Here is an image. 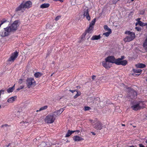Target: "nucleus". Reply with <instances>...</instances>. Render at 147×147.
<instances>
[{"mask_svg": "<svg viewBox=\"0 0 147 147\" xmlns=\"http://www.w3.org/2000/svg\"><path fill=\"white\" fill-rule=\"evenodd\" d=\"M20 24V21L17 20L14 21L11 26L4 28L3 31L0 32L1 35L3 37L8 36L11 32L16 30Z\"/></svg>", "mask_w": 147, "mask_h": 147, "instance_id": "obj_1", "label": "nucleus"}, {"mask_svg": "<svg viewBox=\"0 0 147 147\" xmlns=\"http://www.w3.org/2000/svg\"><path fill=\"white\" fill-rule=\"evenodd\" d=\"M32 5V3L30 1H26L24 3L23 2L16 8L15 11L16 12L21 11V12L23 13L26 9L30 8Z\"/></svg>", "mask_w": 147, "mask_h": 147, "instance_id": "obj_2", "label": "nucleus"}, {"mask_svg": "<svg viewBox=\"0 0 147 147\" xmlns=\"http://www.w3.org/2000/svg\"><path fill=\"white\" fill-rule=\"evenodd\" d=\"M125 33L128 35L123 40L125 42H129L132 41L135 37V34L134 32L129 31H126Z\"/></svg>", "mask_w": 147, "mask_h": 147, "instance_id": "obj_3", "label": "nucleus"}, {"mask_svg": "<svg viewBox=\"0 0 147 147\" xmlns=\"http://www.w3.org/2000/svg\"><path fill=\"white\" fill-rule=\"evenodd\" d=\"M56 113L54 112L46 116L45 119V121L47 123H53L55 120Z\"/></svg>", "mask_w": 147, "mask_h": 147, "instance_id": "obj_4", "label": "nucleus"}, {"mask_svg": "<svg viewBox=\"0 0 147 147\" xmlns=\"http://www.w3.org/2000/svg\"><path fill=\"white\" fill-rule=\"evenodd\" d=\"M36 82L34 79L32 78H28L26 80V84L28 88H30L33 86L35 85Z\"/></svg>", "mask_w": 147, "mask_h": 147, "instance_id": "obj_5", "label": "nucleus"}, {"mask_svg": "<svg viewBox=\"0 0 147 147\" xmlns=\"http://www.w3.org/2000/svg\"><path fill=\"white\" fill-rule=\"evenodd\" d=\"M125 58L124 56H121L120 58H118L117 59V65H121L123 66H125L127 63V61L126 60H122Z\"/></svg>", "mask_w": 147, "mask_h": 147, "instance_id": "obj_6", "label": "nucleus"}, {"mask_svg": "<svg viewBox=\"0 0 147 147\" xmlns=\"http://www.w3.org/2000/svg\"><path fill=\"white\" fill-rule=\"evenodd\" d=\"M105 61L109 63H115L117 65V59H115L114 56H109L105 59Z\"/></svg>", "mask_w": 147, "mask_h": 147, "instance_id": "obj_7", "label": "nucleus"}, {"mask_svg": "<svg viewBox=\"0 0 147 147\" xmlns=\"http://www.w3.org/2000/svg\"><path fill=\"white\" fill-rule=\"evenodd\" d=\"M19 53L17 51H15L12 53L11 57L9 58L8 61H13L18 57Z\"/></svg>", "mask_w": 147, "mask_h": 147, "instance_id": "obj_8", "label": "nucleus"}, {"mask_svg": "<svg viewBox=\"0 0 147 147\" xmlns=\"http://www.w3.org/2000/svg\"><path fill=\"white\" fill-rule=\"evenodd\" d=\"M140 102H138L137 104L134 105L131 107V108L134 111H137L139 110H140L143 108V107L141 106L140 105Z\"/></svg>", "mask_w": 147, "mask_h": 147, "instance_id": "obj_9", "label": "nucleus"}, {"mask_svg": "<svg viewBox=\"0 0 147 147\" xmlns=\"http://www.w3.org/2000/svg\"><path fill=\"white\" fill-rule=\"evenodd\" d=\"M83 15L84 17H86L88 20L90 21V17L89 15L88 8L85 9L84 10Z\"/></svg>", "mask_w": 147, "mask_h": 147, "instance_id": "obj_10", "label": "nucleus"}, {"mask_svg": "<svg viewBox=\"0 0 147 147\" xmlns=\"http://www.w3.org/2000/svg\"><path fill=\"white\" fill-rule=\"evenodd\" d=\"M94 128L97 130H100L102 128V124L100 121H98L95 124Z\"/></svg>", "mask_w": 147, "mask_h": 147, "instance_id": "obj_11", "label": "nucleus"}, {"mask_svg": "<svg viewBox=\"0 0 147 147\" xmlns=\"http://www.w3.org/2000/svg\"><path fill=\"white\" fill-rule=\"evenodd\" d=\"M126 89L128 90L129 91V94H133V97H134L135 95L137 96V93L135 91V90L133 89H131V88L129 87H127L126 88Z\"/></svg>", "mask_w": 147, "mask_h": 147, "instance_id": "obj_12", "label": "nucleus"}, {"mask_svg": "<svg viewBox=\"0 0 147 147\" xmlns=\"http://www.w3.org/2000/svg\"><path fill=\"white\" fill-rule=\"evenodd\" d=\"M108 62L105 61L102 62V65L106 69L110 68L111 67V65Z\"/></svg>", "mask_w": 147, "mask_h": 147, "instance_id": "obj_13", "label": "nucleus"}, {"mask_svg": "<svg viewBox=\"0 0 147 147\" xmlns=\"http://www.w3.org/2000/svg\"><path fill=\"white\" fill-rule=\"evenodd\" d=\"M73 139L75 142H80L84 140L83 138L78 136H74Z\"/></svg>", "mask_w": 147, "mask_h": 147, "instance_id": "obj_14", "label": "nucleus"}, {"mask_svg": "<svg viewBox=\"0 0 147 147\" xmlns=\"http://www.w3.org/2000/svg\"><path fill=\"white\" fill-rule=\"evenodd\" d=\"M94 27L89 25L88 28H87V29L85 30V31L88 33H91L94 30Z\"/></svg>", "mask_w": 147, "mask_h": 147, "instance_id": "obj_15", "label": "nucleus"}, {"mask_svg": "<svg viewBox=\"0 0 147 147\" xmlns=\"http://www.w3.org/2000/svg\"><path fill=\"white\" fill-rule=\"evenodd\" d=\"M17 98V96H16L11 97L8 99L7 102L10 103H12L15 101Z\"/></svg>", "mask_w": 147, "mask_h": 147, "instance_id": "obj_16", "label": "nucleus"}, {"mask_svg": "<svg viewBox=\"0 0 147 147\" xmlns=\"http://www.w3.org/2000/svg\"><path fill=\"white\" fill-rule=\"evenodd\" d=\"M101 38L100 35L99 34L98 35H93L91 38V40H98Z\"/></svg>", "mask_w": 147, "mask_h": 147, "instance_id": "obj_17", "label": "nucleus"}, {"mask_svg": "<svg viewBox=\"0 0 147 147\" xmlns=\"http://www.w3.org/2000/svg\"><path fill=\"white\" fill-rule=\"evenodd\" d=\"M136 66L137 68H143L145 67L146 65L145 64L143 63H139L136 64Z\"/></svg>", "mask_w": 147, "mask_h": 147, "instance_id": "obj_18", "label": "nucleus"}, {"mask_svg": "<svg viewBox=\"0 0 147 147\" xmlns=\"http://www.w3.org/2000/svg\"><path fill=\"white\" fill-rule=\"evenodd\" d=\"M75 132L74 131H71L70 130H68L67 132V133L65 136V137H68L70 136H71L73 133Z\"/></svg>", "mask_w": 147, "mask_h": 147, "instance_id": "obj_19", "label": "nucleus"}, {"mask_svg": "<svg viewBox=\"0 0 147 147\" xmlns=\"http://www.w3.org/2000/svg\"><path fill=\"white\" fill-rule=\"evenodd\" d=\"M50 6V4L49 3H43L40 6V8L43 9L45 8H47L48 7Z\"/></svg>", "mask_w": 147, "mask_h": 147, "instance_id": "obj_20", "label": "nucleus"}, {"mask_svg": "<svg viewBox=\"0 0 147 147\" xmlns=\"http://www.w3.org/2000/svg\"><path fill=\"white\" fill-rule=\"evenodd\" d=\"M15 85L14 84L12 87L9 88L7 90V92L8 93L12 92L15 89Z\"/></svg>", "mask_w": 147, "mask_h": 147, "instance_id": "obj_21", "label": "nucleus"}, {"mask_svg": "<svg viewBox=\"0 0 147 147\" xmlns=\"http://www.w3.org/2000/svg\"><path fill=\"white\" fill-rule=\"evenodd\" d=\"M143 47L146 50H147V37L145 39L143 44Z\"/></svg>", "mask_w": 147, "mask_h": 147, "instance_id": "obj_22", "label": "nucleus"}, {"mask_svg": "<svg viewBox=\"0 0 147 147\" xmlns=\"http://www.w3.org/2000/svg\"><path fill=\"white\" fill-rule=\"evenodd\" d=\"M42 75V74L39 72H37L34 74V76L36 78H38L41 77Z\"/></svg>", "mask_w": 147, "mask_h": 147, "instance_id": "obj_23", "label": "nucleus"}, {"mask_svg": "<svg viewBox=\"0 0 147 147\" xmlns=\"http://www.w3.org/2000/svg\"><path fill=\"white\" fill-rule=\"evenodd\" d=\"M133 71L135 73H140L142 72V70L140 69H133Z\"/></svg>", "mask_w": 147, "mask_h": 147, "instance_id": "obj_24", "label": "nucleus"}, {"mask_svg": "<svg viewBox=\"0 0 147 147\" xmlns=\"http://www.w3.org/2000/svg\"><path fill=\"white\" fill-rule=\"evenodd\" d=\"M48 108V106L47 105L43 107H41L40 108L39 110H37L36 111V112H38V111H40L43 110H45L47 109Z\"/></svg>", "mask_w": 147, "mask_h": 147, "instance_id": "obj_25", "label": "nucleus"}, {"mask_svg": "<svg viewBox=\"0 0 147 147\" xmlns=\"http://www.w3.org/2000/svg\"><path fill=\"white\" fill-rule=\"evenodd\" d=\"M138 23L141 26H146V23H144L142 21H139L138 22Z\"/></svg>", "mask_w": 147, "mask_h": 147, "instance_id": "obj_26", "label": "nucleus"}, {"mask_svg": "<svg viewBox=\"0 0 147 147\" xmlns=\"http://www.w3.org/2000/svg\"><path fill=\"white\" fill-rule=\"evenodd\" d=\"M64 108H61L57 111L55 112H56V113H55V114H56L57 115L58 113L61 114L65 110Z\"/></svg>", "mask_w": 147, "mask_h": 147, "instance_id": "obj_27", "label": "nucleus"}, {"mask_svg": "<svg viewBox=\"0 0 147 147\" xmlns=\"http://www.w3.org/2000/svg\"><path fill=\"white\" fill-rule=\"evenodd\" d=\"M96 19L95 18L90 23L89 25L94 27V25L95 23Z\"/></svg>", "mask_w": 147, "mask_h": 147, "instance_id": "obj_28", "label": "nucleus"}, {"mask_svg": "<svg viewBox=\"0 0 147 147\" xmlns=\"http://www.w3.org/2000/svg\"><path fill=\"white\" fill-rule=\"evenodd\" d=\"M112 31H108L103 34V35H104L106 37H108L109 35L111 33Z\"/></svg>", "mask_w": 147, "mask_h": 147, "instance_id": "obj_29", "label": "nucleus"}, {"mask_svg": "<svg viewBox=\"0 0 147 147\" xmlns=\"http://www.w3.org/2000/svg\"><path fill=\"white\" fill-rule=\"evenodd\" d=\"M104 28L106 31H111V30L108 27L107 25H105L104 26Z\"/></svg>", "mask_w": 147, "mask_h": 147, "instance_id": "obj_30", "label": "nucleus"}, {"mask_svg": "<svg viewBox=\"0 0 147 147\" xmlns=\"http://www.w3.org/2000/svg\"><path fill=\"white\" fill-rule=\"evenodd\" d=\"M77 92V93L74 96V98H76L78 96H80L81 94V92Z\"/></svg>", "mask_w": 147, "mask_h": 147, "instance_id": "obj_31", "label": "nucleus"}, {"mask_svg": "<svg viewBox=\"0 0 147 147\" xmlns=\"http://www.w3.org/2000/svg\"><path fill=\"white\" fill-rule=\"evenodd\" d=\"M97 120V118L95 119V120H94L91 119H89V121H90L91 123L92 124H93L95 122H96Z\"/></svg>", "mask_w": 147, "mask_h": 147, "instance_id": "obj_32", "label": "nucleus"}, {"mask_svg": "<svg viewBox=\"0 0 147 147\" xmlns=\"http://www.w3.org/2000/svg\"><path fill=\"white\" fill-rule=\"evenodd\" d=\"M87 33L85 31L81 36V38L83 39L85 37Z\"/></svg>", "mask_w": 147, "mask_h": 147, "instance_id": "obj_33", "label": "nucleus"}, {"mask_svg": "<svg viewBox=\"0 0 147 147\" xmlns=\"http://www.w3.org/2000/svg\"><path fill=\"white\" fill-rule=\"evenodd\" d=\"M91 109L90 107L86 106L84 107V110L85 111H88Z\"/></svg>", "mask_w": 147, "mask_h": 147, "instance_id": "obj_34", "label": "nucleus"}, {"mask_svg": "<svg viewBox=\"0 0 147 147\" xmlns=\"http://www.w3.org/2000/svg\"><path fill=\"white\" fill-rule=\"evenodd\" d=\"M24 80V79H21L19 80L18 81V83L20 84H21L23 83V81Z\"/></svg>", "mask_w": 147, "mask_h": 147, "instance_id": "obj_35", "label": "nucleus"}, {"mask_svg": "<svg viewBox=\"0 0 147 147\" xmlns=\"http://www.w3.org/2000/svg\"><path fill=\"white\" fill-rule=\"evenodd\" d=\"M61 16H57L55 18V20L56 21H57L59 19L61 18Z\"/></svg>", "mask_w": 147, "mask_h": 147, "instance_id": "obj_36", "label": "nucleus"}, {"mask_svg": "<svg viewBox=\"0 0 147 147\" xmlns=\"http://www.w3.org/2000/svg\"><path fill=\"white\" fill-rule=\"evenodd\" d=\"M135 28L136 30L138 31H139L141 30V28L140 27H136Z\"/></svg>", "mask_w": 147, "mask_h": 147, "instance_id": "obj_37", "label": "nucleus"}, {"mask_svg": "<svg viewBox=\"0 0 147 147\" xmlns=\"http://www.w3.org/2000/svg\"><path fill=\"white\" fill-rule=\"evenodd\" d=\"M69 91L71 92L72 93H73L75 91H77V90H69Z\"/></svg>", "mask_w": 147, "mask_h": 147, "instance_id": "obj_38", "label": "nucleus"}, {"mask_svg": "<svg viewBox=\"0 0 147 147\" xmlns=\"http://www.w3.org/2000/svg\"><path fill=\"white\" fill-rule=\"evenodd\" d=\"M140 147H145V146L142 144H139Z\"/></svg>", "mask_w": 147, "mask_h": 147, "instance_id": "obj_39", "label": "nucleus"}, {"mask_svg": "<svg viewBox=\"0 0 147 147\" xmlns=\"http://www.w3.org/2000/svg\"><path fill=\"white\" fill-rule=\"evenodd\" d=\"M24 86H21L19 87V88H20V89L21 90V89H22L24 88Z\"/></svg>", "mask_w": 147, "mask_h": 147, "instance_id": "obj_40", "label": "nucleus"}, {"mask_svg": "<svg viewBox=\"0 0 147 147\" xmlns=\"http://www.w3.org/2000/svg\"><path fill=\"white\" fill-rule=\"evenodd\" d=\"M95 77H96V76H94V75L92 76V79L93 80H94L95 79Z\"/></svg>", "mask_w": 147, "mask_h": 147, "instance_id": "obj_41", "label": "nucleus"}, {"mask_svg": "<svg viewBox=\"0 0 147 147\" xmlns=\"http://www.w3.org/2000/svg\"><path fill=\"white\" fill-rule=\"evenodd\" d=\"M54 1H60L61 2H63V0H53Z\"/></svg>", "mask_w": 147, "mask_h": 147, "instance_id": "obj_42", "label": "nucleus"}, {"mask_svg": "<svg viewBox=\"0 0 147 147\" xmlns=\"http://www.w3.org/2000/svg\"><path fill=\"white\" fill-rule=\"evenodd\" d=\"M74 131L75 132H77L78 133H79L80 132V131L79 130H75V131Z\"/></svg>", "mask_w": 147, "mask_h": 147, "instance_id": "obj_43", "label": "nucleus"}, {"mask_svg": "<svg viewBox=\"0 0 147 147\" xmlns=\"http://www.w3.org/2000/svg\"><path fill=\"white\" fill-rule=\"evenodd\" d=\"M7 126V124H5V125H2L1 127H3V126H5V127H6Z\"/></svg>", "mask_w": 147, "mask_h": 147, "instance_id": "obj_44", "label": "nucleus"}, {"mask_svg": "<svg viewBox=\"0 0 147 147\" xmlns=\"http://www.w3.org/2000/svg\"><path fill=\"white\" fill-rule=\"evenodd\" d=\"M91 133L92 134V135H96V134L94 132H91Z\"/></svg>", "mask_w": 147, "mask_h": 147, "instance_id": "obj_45", "label": "nucleus"}, {"mask_svg": "<svg viewBox=\"0 0 147 147\" xmlns=\"http://www.w3.org/2000/svg\"><path fill=\"white\" fill-rule=\"evenodd\" d=\"M121 125L122 126H125V124H121Z\"/></svg>", "mask_w": 147, "mask_h": 147, "instance_id": "obj_46", "label": "nucleus"}, {"mask_svg": "<svg viewBox=\"0 0 147 147\" xmlns=\"http://www.w3.org/2000/svg\"><path fill=\"white\" fill-rule=\"evenodd\" d=\"M76 88H80V86H76Z\"/></svg>", "mask_w": 147, "mask_h": 147, "instance_id": "obj_47", "label": "nucleus"}, {"mask_svg": "<svg viewBox=\"0 0 147 147\" xmlns=\"http://www.w3.org/2000/svg\"><path fill=\"white\" fill-rule=\"evenodd\" d=\"M17 90H20V88L19 87V88H18L17 89Z\"/></svg>", "mask_w": 147, "mask_h": 147, "instance_id": "obj_48", "label": "nucleus"}, {"mask_svg": "<svg viewBox=\"0 0 147 147\" xmlns=\"http://www.w3.org/2000/svg\"><path fill=\"white\" fill-rule=\"evenodd\" d=\"M52 63L53 64H55V62H54V61H52Z\"/></svg>", "mask_w": 147, "mask_h": 147, "instance_id": "obj_49", "label": "nucleus"}, {"mask_svg": "<svg viewBox=\"0 0 147 147\" xmlns=\"http://www.w3.org/2000/svg\"><path fill=\"white\" fill-rule=\"evenodd\" d=\"M129 147H134V146H130Z\"/></svg>", "mask_w": 147, "mask_h": 147, "instance_id": "obj_50", "label": "nucleus"}, {"mask_svg": "<svg viewBox=\"0 0 147 147\" xmlns=\"http://www.w3.org/2000/svg\"><path fill=\"white\" fill-rule=\"evenodd\" d=\"M54 74V73H53L51 75V76H52L53 75V74Z\"/></svg>", "mask_w": 147, "mask_h": 147, "instance_id": "obj_51", "label": "nucleus"}, {"mask_svg": "<svg viewBox=\"0 0 147 147\" xmlns=\"http://www.w3.org/2000/svg\"><path fill=\"white\" fill-rule=\"evenodd\" d=\"M147 144V139L146 140V142H145Z\"/></svg>", "mask_w": 147, "mask_h": 147, "instance_id": "obj_52", "label": "nucleus"}, {"mask_svg": "<svg viewBox=\"0 0 147 147\" xmlns=\"http://www.w3.org/2000/svg\"><path fill=\"white\" fill-rule=\"evenodd\" d=\"M146 29H147V22L146 23Z\"/></svg>", "mask_w": 147, "mask_h": 147, "instance_id": "obj_53", "label": "nucleus"}, {"mask_svg": "<svg viewBox=\"0 0 147 147\" xmlns=\"http://www.w3.org/2000/svg\"><path fill=\"white\" fill-rule=\"evenodd\" d=\"M1 105H0V109L1 108Z\"/></svg>", "mask_w": 147, "mask_h": 147, "instance_id": "obj_54", "label": "nucleus"}, {"mask_svg": "<svg viewBox=\"0 0 147 147\" xmlns=\"http://www.w3.org/2000/svg\"><path fill=\"white\" fill-rule=\"evenodd\" d=\"M138 19L140 20V19L139 18H138Z\"/></svg>", "mask_w": 147, "mask_h": 147, "instance_id": "obj_55", "label": "nucleus"}, {"mask_svg": "<svg viewBox=\"0 0 147 147\" xmlns=\"http://www.w3.org/2000/svg\"><path fill=\"white\" fill-rule=\"evenodd\" d=\"M146 81H147V79H146Z\"/></svg>", "mask_w": 147, "mask_h": 147, "instance_id": "obj_56", "label": "nucleus"}, {"mask_svg": "<svg viewBox=\"0 0 147 147\" xmlns=\"http://www.w3.org/2000/svg\"><path fill=\"white\" fill-rule=\"evenodd\" d=\"M67 142H68V140H67V141H66Z\"/></svg>", "mask_w": 147, "mask_h": 147, "instance_id": "obj_57", "label": "nucleus"}, {"mask_svg": "<svg viewBox=\"0 0 147 147\" xmlns=\"http://www.w3.org/2000/svg\"><path fill=\"white\" fill-rule=\"evenodd\" d=\"M134 0H131V1H134Z\"/></svg>", "mask_w": 147, "mask_h": 147, "instance_id": "obj_58", "label": "nucleus"}, {"mask_svg": "<svg viewBox=\"0 0 147 147\" xmlns=\"http://www.w3.org/2000/svg\"><path fill=\"white\" fill-rule=\"evenodd\" d=\"M9 145H10V144H9L8 146H9Z\"/></svg>", "mask_w": 147, "mask_h": 147, "instance_id": "obj_59", "label": "nucleus"}]
</instances>
